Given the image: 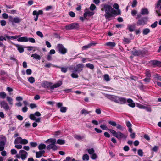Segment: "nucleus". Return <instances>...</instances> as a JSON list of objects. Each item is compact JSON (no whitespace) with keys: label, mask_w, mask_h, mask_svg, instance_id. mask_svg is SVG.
<instances>
[{"label":"nucleus","mask_w":161,"mask_h":161,"mask_svg":"<svg viewBox=\"0 0 161 161\" xmlns=\"http://www.w3.org/2000/svg\"><path fill=\"white\" fill-rule=\"evenodd\" d=\"M138 155L142 157L143 155V152L142 150L139 149L138 150Z\"/></svg>","instance_id":"nucleus-50"},{"label":"nucleus","mask_w":161,"mask_h":161,"mask_svg":"<svg viewBox=\"0 0 161 161\" xmlns=\"http://www.w3.org/2000/svg\"><path fill=\"white\" fill-rule=\"evenodd\" d=\"M62 82L61 81H59L57 83L53 85V83L51 82H48L46 81H44L41 83V86L44 88H47L48 89H51V91L53 92L54 88L59 87L62 84Z\"/></svg>","instance_id":"nucleus-2"},{"label":"nucleus","mask_w":161,"mask_h":161,"mask_svg":"<svg viewBox=\"0 0 161 161\" xmlns=\"http://www.w3.org/2000/svg\"><path fill=\"white\" fill-rule=\"evenodd\" d=\"M71 76L72 77L75 78H77L78 77V75L77 74L74 72L73 73L71 74Z\"/></svg>","instance_id":"nucleus-47"},{"label":"nucleus","mask_w":161,"mask_h":161,"mask_svg":"<svg viewBox=\"0 0 161 161\" xmlns=\"http://www.w3.org/2000/svg\"><path fill=\"white\" fill-rule=\"evenodd\" d=\"M0 104L2 107H3L5 110H9L10 109L7 103L5 101H3L0 102Z\"/></svg>","instance_id":"nucleus-11"},{"label":"nucleus","mask_w":161,"mask_h":161,"mask_svg":"<svg viewBox=\"0 0 161 161\" xmlns=\"http://www.w3.org/2000/svg\"><path fill=\"white\" fill-rule=\"evenodd\" d=\"M86 66V67L90 68L91 69H92L94 68V66L92 64L90 63L87 64Z\"/></svg>","instance_id":"nucleus-31"},{"label":"nucleus","mask_w":161,"mask_h":161,"mask_svg":"<svg viewBox=\"0 0 161 161\" xmlns=\"http://www.w3.org/2000/svg\"><path fill=\"white\" fill-rule=\"evenodd\" d=\"M158 149V147L155 146L151 149L152 151L156 152Z\"/></svg>","instance_id":"nucleus-49"},{"label":"nucleus","mask_w":161,"mask_h":161,"mask_svg":"<svg viewBox=\"0 0 161 161\" xmlns=\"http://www.w3.org/2000/svg\"><path fill=\"white\" fill-rule=\"evenodd\" d=\"M157 24H158V22L155 21L154 23L151 25V27L153 28H155L157 26Z\"/></svg>","instance_id":"nucleus-56"},{"label":"nucleus","mask_w":161,"mask_h":161,"mask_svg":"<svg viewBox=\"0 0 161 161\" xmlns=\"http://www.w3.org/2000/svg\"><path fill=\"white\" fill-rule=\"evenodd\" d=\"M5 143L0 142V151H2L4 149Z\"/></svg>","instance_id":"nucleus-30"},{"label":"nucleus","mask_w":161,"mask_h":161,"mask_svg":"<svg viewBox=\"0 0 161 161\" xmlns=\"http://www.w3.org/2000/svg\"><path fill=\"white\" fill-rule=\"evenodd\" d=\"M28 41H29L31 42L32 43H35V40L34 39L32 38H28Z\"/></svg>","instance_id":"nucleus-63"},{"label":"nucleus","mask_w":161,"mask_h":161,"mask_svg":"<svg viewBox=\"0 0 161 161\" xmlns=\"http://www.w3.org/2000/svg\"><path fill=\"white\" fill-rule=\"evenodd\" d=\"M30 107L31 109H33L36 108L37 107L36 105L35 104L31 103L30 105Z\"/></svg>","instance_id":"nucleus-62"},{"label":"nucleus","mask_w":161,"mask_h":161,"mask_svg":"<svg viewBox=\"0 0 161 161\" xmlns=\"http://www.w3.org/2000/svg\"><path fill=\"white\" fill-rule=\"evenodd\" d=\"M46 142H48L49 144L47 147V148L48 150L52 149L53 150H57V147L55 145L56 142V140L55 139H48Z\"/></svg>","instance_id":"nucleus-3"},{"label":"nucleus","mask_w":161,"mask_h":161,"mask_svg":"<svg viewBox=\"0 0 161 161\" xmlns=\"http://www.w3.org/2000/svg\"><path fill=\"white\" fill-rule=\"evenodd\" d=\"M9 20L12 23H19L21 20L22 19L19 17H16L15 18H13L12 17H10L9 18Z\"/></svg>","instance_id":"nucleus-9"},{"label":"nucleus","mask_w":161,"mask_h":161,"mask_svg":"<svg viewBox=\"0 0 161 161\" xmlns=\"http://www.w3.org/2000/svg\"><path fill=\"white\" fill-rule=\"evenodd\" d=\"M28 81L30 83L32 84L35 82V80L34 77L31 76L28 78Z\"/></svg>","instance_id":"nucleus-27"},{"label":"nucleus","mask_w":161,"mask_h":161,"mask_svg":"<svg viewBox=\"0 0 161 161\" xmlns=\"http://www.w3.org/2000/svg\"><path fill=\"white\" fill-rule=\"evenodd\" d=\"M108 123L111 125L113 126H116L117 125L116 123L114 121H109Z\"/></svg>","instance_id":"nucleus-48"},{"label":"nucleus","mask_w":161,"mask_h":161,"mask_svg":"<svg viewBox=\"0 0 161 161\" xmlns=\"http://www.w3.org/2000/svg\"><path fill=\"white\" fill-rule=\"evenodd\" d=\"M117 128L121 130H123L124 129V128L123 127L120 125L119 124H117L116 126Z\"/></svg>","instance_id":"nucleus-60"},{"label":"nucleus","mask_w":161,"mask_h":161,"mask_svg":"<svg viewBox=\"0 0 161 161\" xmlns=\"http://www.w3.org/2000/svg\"><path fill=\"white\" fill-rule=\"evenodd\" d=\"M28 142V141L25 139H22L21 141V144H27Z\"/></svg>","instance_id":"nucleus-43"},{"label":"nucleus","mask_w":161,"mask_h":161,"mask_svg":"<svg viewBox=\"0 0 161 161\" xmlns=\"http://www.w3.org/2000/svg\"><path fill=\"white\" fill-rule=\"evenodd\" d=\"M45 151L43 150L40 151L38 152H36V157L37 158H39L41 157L45 153Z\"/></svg>","instance_id":"nucleus-18"},{"label":"nucleus","mask_w":161,"mask_h":161,"mask_svg":"<svg viewBox=\"0 0 161 161\" xmlns=\"http://www.w3.org/2000/svg\"><path fill=\"white\" fill-rule=\"evenodd\" d=\"M96 8V6L93 4H91L90 7V9L92 11H93Z\"/></svg>","instance_id":"nucleus-45"},{"label":"nucleus","mask_w":161,"mask_h":161,"mask_svg":"<svg viewBox=\"0 0 161 161\" xmlns=\"http://www.w3.org/2000/svg\"><path fill=\"white\" fill-rule=\"evenodd\" d=\"M89 112L88 111H87L85 110L84 109H82L81 112V114H84L85 115L87 114H88L89 113Z\"/></svg>","instance_id":"nucleus-42"},{"label":"nucleus","mask_w":161,"mask_h":161,"mask_svg":"<svg viewBox=\"0 0 161 161\" xmlns=\"http://www.w3.org/2000/svg\"><path fill=\"white\" fill-rule=\"evenodd\" d=\"M41 115V114L40 112H36L34 114H30L29 118L31 120H35L36 122H41V118H36L35 116L39 117Z\"/></svg>","instance_id":"nucleus-4"},{"label":"nucleus","mask_w":161,"mask_h":161,"mask_svg":"<svg viewBox=\"0 0 161 161\" xmlns=\"http://www.w3.org/2000/svg\"><path fill=\"white\" fill-rule=\"evenodd\" d=\"M16 47L17 48L18 50L20 53H22L24 52V50L23 47L17 44L16 45Z\"/></svg>","instance_id":"nucleus-25"},{"label":"nucleus","mask_w":161,"mask_h":161,"mask_svg":"<svg viewBox=\"0 0 161 161\" xmlns=\"http://www.w3.org/2000/svg\"><path fill=\"white\" fill-rule=\"evenodd\" d=\"M6 142V138L4 136L2 135L0 136V142Z\"/></svg>","instance_id":"nucleus-33"},{"label":"nucleus","mask_w":161,"mask_h":161,"mask_svg":"<svg viewBox=\"0 0 161 161\" xmlns=\"http://www.w3.org/2000/svg\"><path fill=\"white\" fill-rule=\"evenodd\" d=\"M91 47V45H89V44L87 45H86V46H83L82 47V49H84V50L90 47Z\"/></svg>","instance_id":"nucleus-59"},{"label":"nucleus","mask_w":161,"mask_h":161,"mask_svg":"<svg viewBox=\"0 0 161 161\" xmlns=\"http://www.w3.org/2000/svg\"><path fill=\"white\" fill-rule=\"evenodd\" d=\"M22 138L21 137H17L16 139L15 140L14 143L15 144H18V143H20L21 144V140Z\"/></svg>","instance_id":"nucleus-29"},{"label":"nucleus","mask_w":161,"mask_h":161,"mask_svg":"<svg viewBox=\"0 0 161 161\" xmlns=\"http://www.w3.org/2000/svg\"><path fill=\"white\" fill-rule=\"evenodd\" d=\"M31 57H33L34 58L36 59H38L40 60L41 59V57L40 56L36 53L32 54Z\"/></svg>","instance_id":"nucleus-26"},{"label":"nucleus","mask_w":161,"mask_h":161,"mask_svg":"<svg viewBox=\"0 0 161 161\" xmlns=\"http://www.w3.org/2000/svg\"><path fill=\"white\" fill-rule=\"evenodd\" d=\"M135 28V24H133V25H129L127 26V28L128 29L129 31L130 32H132L134 31Z\"/></svg>","instance_id":"nucleus-21"},{"label":"nucleus","mask_w":161,"mask_h":161,"mask_svg":"<svg viewBox=\"0 0 161 161\" xmlns=\"http://www.w3.org/2000/svg\"><path fill=\"white\" fill-rule=\"evenodd\" d=\"M147 18L146 17H144L141 18L138 20L137 22V25H143L146 24Z\"/></svg>","instance_id":"nucleus-8"},{"label":"nucleus","mask_w":161,"mask_h":161,"mask_svg":"<svg viewBox=\"0 0 161 161\" xmlns=\"http://www.w3.org/2000/svg\"><path fill=\"white\" fill-rule=\"evenodd\" d=\"M82 159L83 160H85L86 159L87 160H88L89 159V157L88 155L86 154L84 155L82 157Z\"/></svg>","instance_id":"nucleus-44"},{"label":"nucleus","mask_w":161,"mask_h":161,"mask_svg":"<svg viewBox=\"0 0 161 161\" xmlns=\"http://www.w3.org/2000/svg\"><path fill=\"white\" fill-rule=\"evenodd\" d=\"M127 136L126 135L120 131L117 132L116 135L115 136V137H116L119 140H120L122 139H125L127 138Z\"/></svg>","instance_id":"nucleus-7"},{"label":"nucleus","mask_w":161,"mask_h":161,"mask_svg":"<svg viewBox=\"0 0 161 161\" xmlns=\"http://www.w3.org/2000/svg\"><path fill=\"white\" fill-rule=\"evenodd\" d=\"M101 6V10L102 11H105V12L104 16L106 19L113 17V14H116V11L110 5L103 4Z\"/></svg>","instance_id":"nucleus-1"},{"label":"nucleus","mask_w":161,"mask_h":161,"mask_svg":"<svg viewBox=\"0 0 161 161\" xmlns=\"http://www.w3.org/2000/svg\"><path fill=\"white\" fill-rule=\"evenodd\" d=\"M106 97L111 101L117 103V99L118 98V96L114 95H107Z\"/></svg>","instance_id":"nucleus-14"},{"label":"nucleus","mask_w":161,"mask_h":161,"mask_svg":"<svg viewBox=\"0 0 161 161\" xmlns=\"http://www.w3.org/2000/svg\"><path fill=\"white\" fill-rule=\"evenodd\" d=\"M30 144L32 147H35L37 145V143L35 142H31Z\"/></svg>","instance_id":"nucleus-52"},{"label":"nucleus","mask_w":161,"mask_h":161,"mask_svg":"<svg viewBox=\"0 0 161 161\" xmlns=\"http://www.w3.org/2000/svg\"><path fill=\"white\" fill-rule=\"evenodd\" d=\"M84 67V65L82 64H79L77 65L75 67V72H79L82 71Z\"/></svg>","instance_id":"nucleus-12"},{"label":"nucleus","mask_w":161,"mask_h":161,"mask_svg":"<svg viewBox=\"0 0 161 161\" xmlns=\"http://www.w3.org/2000/svg\"><path fill=\"white\" fill-rule=\"evenodd\" d=\"M42 14L43 11L42 10H39L38 12L35 10L33 12V14L34 15H37L38 16L39 15H42Z\"/></svg>","instance_id":"nucleus-23"},{"label":"nucleus","mask_w":161,"mask_h":161,"mask_svg":"<svg viewBox=\"0 0 161 161\" xmlns=\"http://www.w3.org/2000/svg\"><path fill=\"white\" fill-rule=\"evenodd\" d=\"M141 14L142 15H147L149 14V11L147 8H143L141 10Z\"/></svg>","instance_id":"nucleus-22"},{"label":"nucleus","mask_w":161,"mask_h":161,"mask_svg":"<svg viewBox=\"0 0 161 161\" xmlns=\"http://www.w3.org/2000/svg\"><path fill=\"white\" fill-rule=\"evenodd\" d=\"M137 106L140 108L145 109L146 108V106L140 104H137Z\"/></svg>","instance_id":"nucleus-51"},{"label":"nucleus","mask_w":161,"mask_h":161,"mask_svg":"<svg viewBox=\"0 0 161 161\" xmlns=\"http://www.w3.org/2000/svg\"><path fill=\"white\" fill-rule=\"evenodd\" d=\"M127 102L129 103L128 105L129 106L132 108H134L135 107V104L131 99L130 98L128 99Z\"/></svg>","instance_id":"nucleus-17"},{"label":"nucleus","mask_w":161,"mask_h":161,"mask_svg":"<svg viewBox=\"0 0 161 161\" xmlns=\"http://www.w3.org/2000/svg\"><path fill=\"white\" fill-rule=\"evenodd\" d=\"M88 151L89 154H91L92 155L94 153V150L93 148L91 149H88Z\"/></svg>","instance_id":"nucleus-53"},{"label":"nucleus","mask_w":161,"mask_h":161,"mask_svg":"<svg viewBox=\"0 0 161 161\" xmlns=\"http://www.w3.org/2000/svg\"><path fill=\"white\" fill-rule=\"evenodd\" d=\"M17 41L19 42H27L28 41V38L26 37H22L18 38Z\"/></svg>","instance_id":"nucleus-20"},{"label":"nucleus","mask_w":161,"mask_h":161,"mask_svg":"<svg viewBox=\"0 0 161 161\" xmlns=\"http://www.w3.org/2000/svg\"><path fill=\"white\" fill-rule=\"evenodd\" d=\"M154 78L156 81H161V76L157 74L153 75Z\"/></svg>","instance_id":"nucleus-19"},{"label":"nucleus","mask_w":161,"mask_h":161,"mask_svg":"<svg viewBox=\"0 0 161 161\" xmlns=\"http://www.w3.org/2000/svg\"><path fill=\"white\" fill-rule=\"evenodd\" d=\"M100 127L103 130H108V129H109L106 125H101L100 126Z\"/></svg>","instance_id":"nucleus-46"},{"label":"nucleus","mask_w":161,"mask_h":161,"mask_svg":"<svg viewBox=\"0 0 161 161\" xmlns=\"http://www.w3.org/2000/svg\"><path fill=\"white\" fill-rule=\"evenodd\" d=\"M133 55L135 56H138L143 55L144 52L142 51L139 50H134L132 51Z\"/></svg>","instance_id":"nucleus-13"},{"label":"nucleus","mask_w":161,"mask_h":161,"mask_svg":"<svg viewBox=\"0 0 161 161\" xmlns=\"http://www.w3.org/2000/svg\"><path fill=\"white\" fill-rule=\"evenodd\" d=\"M150 31V30L149 29L146 28L143 30V34L144 35H146L149 33Z\"/></svg>","instance_id":"nucleus-34"},{"label":"nucleus","mask_w":161,"mask_h":161,"mask_svg":"<svg viewBox=\"0 0 161 161\" xmlns=\"http://www.w3.org/2000/svg\"><path fill=\"white\" fill-rule=\"evenodd\" d=\"M57 143L59 144L62 145L65 143V141L64 140L58 139L57 141Z\"/></svg>","instance_id":"nucleus-35"},{"label":"nucleus","mask_w":161,"mask_h":161,"mask_svg":"<svg viewBox=\"0 0 161 161\" xmlns=\"http://www.w3.org/2000/svg\"><path fill=\"white\" fill-rule=\"evenodd\" d=\"M6 96V94L4 92H1L0 93V97L3 99H4Z\"/></svg>","instance_id":"nucleus-40"},{"label":"nucleus","mask_w":161,"mask_h":161,"mask_svg":"<svg viewBox=\"0 0 161 161\" xmlns=\"http://www.w3.org/2000/svg\"><path fill=\"white\" fill-rule=\"evenodd\" d=\"M105 45L108 46L114 47L115 45V43L114 42H108Z\"/></svg>","instance_id":"nucleus-36"},{"label":"nucleus","mask_w":161,"mask_h":161,"mask_svg":"<svg viewBox=\"0 0 161 161\" xmlns=\"http://www.w3.org/2000/svg\"><path fill=\"white\" fill-rule=\"evenodd\" d=\"M91 158L92 159H95L97 158V156L96 154L94 153L92 155Z\"/></svg>","instance_id":"nucleus-64"},{"label":"nucleus","mask_w":161,"mask_h":161,"mask_svg":"<svg viewBox=\"0 0 161 161\" xmlns=\"http://www.w3.org/2000/svg\"><path fill=\"white\" fill-rule=\"evenodd\" d=\"M19 154L20 155L21 158L24 160L27 158L28 153L26 151L22 150L19 151Z\"/></svg>","instance_id":"nucleus-10"},{"label":"nucleus","mask_w":161,"mask_h":161,"mask_svg":"<svg viewBox=\"0 0 161 161\" xmlns=\"http://www.w3.org/2000/svg\"><path fill=\"white\" fill-rule=\"evenodd\" d=\"M61 69L62 72L64 73H66L67 71V68L66 67H61L60 68Z\"/></svg>","instance_id":"nucleus-57"},{"label":"nucleus","mask_w":161,"mask_h":161,"mask_svg":"<svg viewBox=\"0 0 161 161\" xmlns=\"http://www.w3.org/2000/svg\"><path fill=\"white\" fill-rule=\"evenodd\" d=\"M137 4V1L136 0H133L132 4V7H135Z\"/></svg>","instance_id":"nucleus-54"},{"label":"nucleus","mask_w":161,"mask_h":161,"mask_svg":"<svg viewBox=\"0 0 161 161\" xmlns=\"http://www.w3.org/2000/svg\"><path fill=\"white\" fill-rule=\"evenodd\" d=\"M150 63L155 66H161V62L156 60H153L150 61Z\"/></svg>","instance_id":"nucleus-15"},{"label":"nucleus","mask_w":161,"mask_h":161,"mask_svg":"<svg viewBox=\"0 0 161 161\" xmlns=\"http://www.w3.org/2000/svg\"><path fill=\"white\" fill-rule=\"evenodd\" d=\"M156 8H158L159 9H161V0H158L157 6H156Z\"/></svg>","instance_id":"nucleus-37"},{"label":"nucleus","mask_w":161,"mask_h":161,"mask_svg":"<svg viewBox=\"0 0 161 161\" xmlns=\"http://www.w3.org/2000/svg\"><path fill=\"white\" fill-rule=\"evenodd\" d=\"M60 111L62 112L65 113L66 111V108L65 107H62L60 108Z\"/></svg>","instance_id":"nucleus-58"},{"label":"nucleus","mask_w":161,"mask_h":161,"mask_svg":"<svg viewBox=\"0 0 161 161\" xmlns=\"http://www.w3.org/2000/svg\"><path fill=\"white\" fill-rule=\"evenodd\" d=\"M36 34L41 38H42L43 37V35L42 32L38 31L36 32Z\"/></svg>","instance_id":"nucleus-55"},{"label":"nucleus","mask_w":161,"mask_h":161,"mask_svg":"<svg viewBox=\"0 0 161 161\" xmlns=\"http://www.w3.org/2000/svg\"><path fill=\"white\" fill-rule=\"evenodd\" d=\"M88 16H91L93 15L94 14V13L92 12L91 11H86V12Z\"/></svg>","instance_id":"nucleus-61"},{"label":"nucleus","mask_w":161,"mask_h":161,"mask_svg":"<svg viewBox=\"0 0 161 161\" xmlns=\"http://www.w3.org/2000/svg\"><path fill=\"white\" fill-rule=\"evenodd\" d=\"M74 137L77 140H82L84 138V136H81L78 135H75L74 136Z\"/></svg>","instance_id":"nucleus-24"},{"label":"nucleus","mask_w":161,"mask_h":161,"mask_svg":"<svg viewBox=\"0 0 161 161\" xmlns=\"http://www.w3.org/2000/svg\"><path fill=\"white\" fill-rule=\"evenodd\" d=\"M145 74L146 75V77L151 78V74L150 70L147 69L146 71Z\"/></svg>","instance_id":"nucleus-28"},{"label":"nucleus","mask_w":161,"mask_h":161,"mask_svg":"<svg viewBox=\"0 0 161 161\" xmlns=\"http://www.w3.org/2000/svg\"><path fill=\"white\" fill-rule=\"evenodd\" d=\"M104 78L105 80L106 81H108L110 80L109 76L108 74H105L104 76Z\"/></svg>","instance_id":"nucleus-39"},{"label":"nucleus","mask_w":161,"mask_h":161,"mask_svg":"<svg viewBox=\"0 0 161 161\" xmlns=\"http://www.w3.org/2000/svg\"><path fill=\"white\" fill-rule=\"evenodd\" d=\"M79 25L78 23H73L68 25L65 26V29L67 30H70L75 29L79 27Z\"/></svg>","instance_id":"nucleus-5"},{"label":"nucleus","mask_w":161,"mask_h":161,"mask_svg":"<svg viewBox=\"0 0 161 161\" xmlns=\"http://www.w3.org/2000/svg\"><path fill=\"white\" fill-rule=\"evenodd\" d=\"M108 130L109 131V132L111 133L112 134H113L114 136L115 137V136L116 135L117 132H116L114 130L109 129H108Z\"/></svg>","instance_id":"nucleus-38"},{"label":"nucleus","mask_w":161,"mask_h":161,"mask_svg":"<svg viewBox=\"0 0 161 161\" xmlns=\"http://www.w3.org/2000/svg\"><path fill=\"white\" fill-rule=\"evenodd\" d=\"M38 148L40 150L45 149L46 147V145L43 144H41L38 146Z\"/></svg>","instance_id":"nucleus-32"},{"label":"nucleus","mask_w":161,"mask_h":161,"mask_svg":"<svg viewBox=\"0 0 161 161\" xmlns=\"http://www.w3.org/2000/svg\"><path fill=\"white\" fill-rule=\"evenodd\" d=\"M57 48L59 52L62 54H65L66 53L67 50L64 48L63 45L61 44H58L57 45Z\"/></svg>","instance_id":"nucleus-6"},{"label":"nucleus","mask_w":161,"mask_h":161,"mask_svg":"<svg viewBox=\"0 0 161 161\" xmlns=\"http://www.w3.org/2000/svg\"><path fill=\"white\" fill-rule=\"evenodd\" d=\"M7 100L9 104L11 105L13 104V99L9 97H7Z\"/></svg>","instance_id":"nucleus-41"},{"label":"nucleus","mask_w":161,"mask_h":161,"mask_svg":"<svg viewBox=\"0 0 161 161\" xmlns=\"http://www.w3.org/2000/svg\"><path fill=\"white\" fill-rule=\"evenodd\" d=\"M127 101L126 99L123 97H118L117 103L121 104L125 103Z\"/></svg>","instance_id":"nucleus-16"}]
</instances>
